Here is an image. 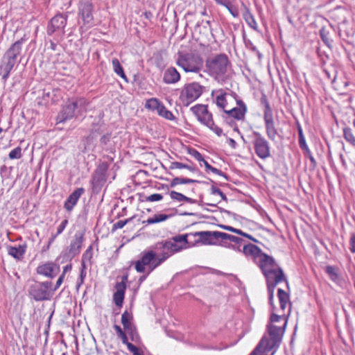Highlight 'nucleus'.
I'll list each match as a JSON object with an SVG mask.
<instances>
[{"instance_id": "obj_22", "label": "nucleus", "mask_w": 355, "mask_h": 355, "mask_svg": "<svg viewBox=\"0 0 355 355\" xmlns=\"http://www.w3.org/2000/svg\"><path fill=\"white\" fill-rule=\"evenodd\" d=\"M16 62L15 60H5L3 58L1 64L0 65V76L5 83L9 76L10 72L15 66Z\"/></svg>"}, {"instance_id": "obj_49", "label": "nucleus", "mask_w": 355, "mask_h": 355, "mask_svg": "<svg viewBox=\"0 0 355 355\" xmlns=\"http://www.w3.org/2000/svg\"><path fill=\"white\" fill-rule=\"evenodd\" d=\"M227 240H221L220 242H218L217 245H219L220 246L225 247V248H232L234 250L236 249L234 245L228 243L227 242ZM237 249L239 251L241 250L239 248Z\"/></svg>"}, {"instance_id": "obj_52", "label": "nucleus", "mask_w": 355, "mask_h": 355, "mask_svg": "<svg viewBox=\"0 0 355 355\" xmlns=\"http://www.w3.org/2000/svg\"><path fill=\"white\" fill-rule=\"evenodd\" d=\"M67 223L68 220L67 219L62 221V223L59 225V226L57 228L56 235H58L63 232Z\"/></svg>"}, {"instance_id": "obj_20", "label": "nucleus", "mask_w": 355, "mask_h": 355, "mask_svg": "<svg viewBox=\"0 0 355 355\" xmlns=\"http://www.w3.org/2000/svg\"><path fill=\"white\" fill-rule=\"evenodd\" d=\"M132 320V312H123L121 317V323L123 324L124 329L132 336V340H133L135 328L131 322Z\"/></svg>"}, {"instance_id": "obj_45", "label": "nucleus", "mask_w": 355, "mask_h": 355, "mask_svg": "<svg viewBox=\"0 0 355 355\" xmlns=\"http://www.w3.org/2000/svg\"><path fill=\"white\" fill-rule=\"evenodd\" d=\"M163 196L159 193H154L146 198V201L154 202L162 200Z\"/></svg>"}, {"instance_id": "obj_46", "label": "nucleus", "mask_w": 355, "mask_h": 355, "mask_svg": "<svg viewBox=\"0 0 355 355\" xmlns=\"http://www.w3.org/2000/svg\"><path fill=\"white\" fill-rule=\"evenodd\" d=\"M265 340L262 342H259V345L256 347V348L252 351V352L250 355H260L261 353L265 352L266 351L263 350L262 345L264 343Z\"/></svg>"}, {"instance_id": "obj_40", "label": "nucleus", "mask_w": 355, "mask_h": 355, "mask_svg": "<svg viewBox=\"0 0 355 355\" xmlns=\"http://www.w3.org/2000/svg\"><path fill=\"white\" fill-rule=\"evenodd\" d=\"M244 18L248 24L253 29H257V22L254 17L248 11L244 14Z\"/></svg>"}, {"instance_id": "obj_58", "label": "nucleus", "mask_w": 355, "mask_h": 355, "mask_svg": "<svg viewBox=\"0 0 355 355\" xmlns=\"http://www.w3.org/2000/svg\"><path fill=\"white\" fill-rule=\"evenodd\" d=\"M53 313L54 312H51V315L47 318L46 324L47 328L44 330L45 334H48V333H49V328L50 327L51 320L53 317Z\"/></svg>"}, {"instance_id": "obj_37", "label": "nucleus", "mask_w": 355, "mask_h": 355, "mask_svg": "<svg viewBox=\"0 0 355 355\" xmlns=\"http://www.w3.org/2000/svg\"><path fill=\"white\" fill-rule=\"evenodd\" d=\"M189 236H191L190 234L177 235V236H173L171 239V240L175 241L176 243H178L181 245L186 246L187 248V244H188L187 237Z\"/></svg>"}, {"instance_id": "obj_42", "label": "nucleus", "mask_w": 355, "mask_h": 355, "mask_svg": "<svg viewBox=\"0 0 355 355\" xmlns=\"http://www.w3.org/2000/svg\"><path fill=\"white\" fill-rule=\"evenodd\" d=\"M169 168L173 170V169H176V168H179V169H181V168H187L190 171H193V168L187 165V164H184L183 163H181V162H173L171 163V165L169 166Z\"/></svg>"}, {"instance_id": "obj_48", "label": "nucleus", "mask_w": 355, "mask_h": 355, "mask_svg": "<svg viewBox=\"0 0 355 355\" xmlns=\"http://www.w3.org/2000/svg\"><path fill=\"white\" fill-rule=\"evenodd\" d=\"M349 250L355 253V234L352 233L349 239Z\"/></svg>"}, {"instance_id": "obj_39", "label": "nucleus", "mask_w": 355, "mask_h": 355, "mask_svg": "<svg viewBox=\"0 0 355 355\" xmlns=\"http://www.w3.org/2000/svg\"><path fill=\"white\" fill-rule=\"evenodd\" d=\"M226 95H227V94L225 92L222 93L220 95H218L216 98V105L219 107L223 108L224 111L226 110H225V107L227 105Z\"/></svg>"}, {"instance_id": "obj_11", "label": "nucleus", "mask_w": 355, "mask_h": 355, "mask_svg": "<svg viewBox=\"0 0 355 355\" xmlns=\"http://www.w3.org/2000/svg\"><path fill=\"white\" fill-rule=\"evenodd\" d=\"M220 234V232L217 231H202L190 233V235L199 237L198 240L196 241L197 243L200 242L204 245H217L218 240L220 239V236L218 235Z\"/></svg>"}, {"instance_id": "obj_61", "label": "nucleus", "mask_w": 355, "mask_h": 355, "mask_svg": "<svg viewBox=\"0 0 355 355\" xmlns=\"http://www.w3.org/2000/svg\"><path fill=\"white\" fill-rule=\"evenodd\" d=\"M211 193L213 195H222V191L215 187H211Z\"/></svg>"}, {"instance_id": "obj_57", "label": "nucleus", "mask_w": 355, "mask_h": 355, "mask_svg": "<svg viewBox=\"0 0 355 355\" xmlns=\"http://www.w3.org/2000/svg\"><path fill=\"white\" fill-rule=\"evenodd\" d=\"M216 2L218 4L225 6L228 9H230V6H231V3L230 0H215Z\"/></svg>"}, {"instance_id": "obj_43", "label": "nucleus", "mask_w": 355, "mask_h": 355, "mask_svg": "<svg viewBox=\"0 0 355 355\" xmlns=\"http://www.w3.org/2000/svg\"><path fill=\"white\" fill-rule=\"evenodd\" d=\"M21 157V148L18 146L12 150L9 153V158L11 159H19Z\"/></svg>"}, {"instance_id": "obj_1", "label": "nucleus", "mask_w": 355, "mask_h": 355, "mask_svg": "<svg viewBox=\"0 0 355 355\" xmlns=\"http://www.w3.org/2000/svg\"><path fill=\"white\" fill-rule=\"evenodd\" d=\"M288 316L289 313L278 315L272 313L270 315L269 322L267 324V332L270 338L263 336L260 340L262 342L265 340L262 345L263 351L270 352L279 347L285 331Z\"/></svg>"}, {"instance_id": "obj_6", "label": "nucleus", "mask_w": 355, "mask_h": 355, "mask_svg": "<svg viewBox=\"0 0 355 355\" xmlns=\"http://www.w3.org/2000/svg\"><path fill=\"white\" fill-rule=\"evenodd\" d=\"M52 283L35 282L29 288V294L37 301L50 298Z\"/></svg>"}, {"instance_id": "obj_23", "label": "nucleus", "mask_w": 355, "mask_h": 355, "mask_svg": "<svg viewBox=\"0 0 355 355\" xmlns=\"http://www.w3.org/2000/svg\"><path fill=\"white\" fill-rule=\"evenodd\" d=\"M180 79V75L175 67L168 68L164 73L163 80L166 84L176 83Z\"/></svg>"}, {"instance_id": "obj_24", "label": "nucleus", "mask_w": 355, "mask_h": 355, "mask_svg": "<svg viewBox=\"0 0 355 355\" xmlns=\"http://www.w3.org/2000/svg\"><path fill=\"white\" fill-rule=\"evenodd\" d=\"M84 193V189L78 188L75 190L67 199L64 202V208L67 211H71L74 205L76 204L80 196Z\"/></svg>"}, {"instance_id": "obj_16", "label": "nucleus", "mask_w": 355, "mask_h": 355, "mask_svg": "<svg viewBox=\"0 0 355 355\" xmlns=\"http://www.w3.org/2000/svg\"><path fill=\"white\" fill-rule=\"evenodd\" d=\"M60 271V267L53 263H46L37 267V272L40 275L53 278Z\"/></svg>"}, {"instance_id": "obj_34", "label": "nucleus", "mask_w": 355, "mask_h": 355, "mask_svg": "<svg viewBox=\"0 0 355 355\" xmlns=\"http://www.w3.org/2000/svg\"><path fill=\"white\" fill-rule=\"evenodd\" d=\"M343 137L347 142H349L353 146H355V136L352 133L351 128H345L343 129Z\"/></svg>"}, {"instance_id": "obj_8", "label": "nucleus", "mask_w": 355, "mask_h": 355, "mask_svg": "<svg viewBox=\"0 0 355 355\" xmlns=\"http://www.w3.org/2000/svg\"><path fill=\"white\" fill-rule=\"evenodd\" d=\"M254 139L253 145L255 153L261 159H266L270 156L268 142L259 132H254Z\"/></svg>"}, {"instance_id": "obj_13", "label": "nucleus", "mask_w": 355, "mask_h": 355, "mask_svg": "<svg viewBox=\"0 0 355 355\" xmlns=\"http://www.w3.org/2000/svg\"><path fill=\"white\" fill-rule=\"evenodd\" d=\"M67 24V16L62 14L54 16L50 21L48 28L47 33L51 35L54 32L58 30H63L62 33H64V28Z\"/></svg>"}, {"instance_id": "obj_55", "label": "nucleus", "mask_w": 355, "mask_h": 355, "mask_svg": "<svg viewBox=\"0 0 355 355\" xmlns=\"http://www.w3.org/2000/svg\"><path fill=\"white\" fill-rule=\"evenodd\" d=\"M125 345H126L128 349L132 353V354H135V353H136L139 351L138 347H137L136 346H135L134 345H132V343H130L129 342L127 343Z\"/></svg>"}, {"instance_id": "obj_9", "label": "nucleus", "mask_w": 355, "mask_h": 355, "mask_svg": "<svg viewBox=\"0 0 355 355\" xmlns=\"http://www.w3.org/2000/svg\"><path fill=\"white\" fill-rule=\"evenodd\" d=\"M93 4L91 0H80L79 3V15L85 25L91 26L93 25Z\"/></svg>"}, {"instance_id": "obj_28", "label": "nucleus", "mask_w": 355, "mask_h": 355, "mask_svg": "<svg viewBox=\"0 0 355 355\" xmlns=\"http://www.w3.org/2000/svg\"><path fill=\"white\" fill-rule=\"evenodd\" d=\"M243 252L245 255H252L254 257H261V254H263L261 250L257 245L249 243L243 246Z\"/></svg>"}, {"instance_id": "obj_50", "label": "nucleus", "mask_w": 355, "mask_h": 355, "mask_svg": "<svg viewBox=\"0 0 355 355\" xmlns=\"http://www.w3.org/2000/svg\"><path fill=\"white\" fill-rule=\"evenodd\" d=\"M162 263V261L159 259L157 258V257H155L153 259V261L151 264V270L150 272L154 270L157 267L160 266Z\"/></svg>"}, {"instance_id": "obj_10", "label": "nucleus", "mask_w": 355, "mask_h": 355, "mask_svg": "<svg viewBox=\"0 0 355 355\" xmlns=\"http://www.w3.org/2000/svg\"><path fill=\"white\" fill-rule=\"evenodd\" d=\"M191 111L202 124L207 126L214 125L212 115L208 111L207 105L201 104L195 105L191 108Z\"/></svg>"}, {"instance_id": "obj_35", "label": "nucleus", "mask_w": 355, "mask_h": 355, "mask_svg": "<svg viewBox=\"0 0 355 355\" xmlns=\"http://www.w3.org/2000/svg\"><path fill=\"white\" fill-rule=\"evenodd\" d=\"M194 182H198V181L195 180H192V179L177 177V178H173L171 180L170 186L171 187H175L178 184H189V183H194Z\"/></svg>"}, {"instance_id": "obj_21", "label": "nucleus", "mask_w": 355, "mask_h": 355, "mask_svg": "<svg viewBox=\"0 0 355 355\" xmlns=\"http://www.w3.org/2000/svg\"><path fill=\"white\" fill-rule=\"evenodd\" d=\"M237 104L239 107H234L230 110H225V112L228 114L230 116L240 120L243 119L247 108L245 103L241 100H238Z\"/></svg>"}, {"instance_id": "obj_5", "label": "nucleus", "mask_w": 355, "mask_h": 355, "mask_svg": "<svg viewBox=\"0 0 355 355\" xmlns=\"http://www.w3.org/2000/svg\"><path fill=\"white\" fill-rule=\"evenodd\" d=\"M202 92L203 87L198 83L185 85L182 89L180 100L183 105L189 106L201 96Z\"/></svg>"}, {"instance_id": "obj_53", "label": "nucleus", "mask_w": 355, "mask_h": 355, "mask_svg": "<svg viewBox=\"0 0 355 355\" xmlns=\"http://www.w3.org/2000/svg\"><path fill=\"white\" fill-rule=\"evenodd\" d=\"M171 254H170L168 252H163L159 255H157V258L161 260V261L164 262L170 256Z\"/></svg>"}, {"instance_id": "obj_14", "label": "nucleus", "mask_w": 355, "mask_h": 355, "mask_svg": "<svg viewBox=\"0 0 355 355\" xmlns=\"http://www.w3.org/2000/svg\"><path fill=\"white\" fill-rule=\"evenodd\" d=\"M121 279V282H117L116 284V291L114 293V301L115 304L119 308H121L123 304L124 299V293L126 288V282L128 280V276L123 275Z\"/></svg>"}, {"instance_id": "obj_30", "label": "nucleus", "mask_w": 355, "mask_h": 355, "mask_svg": "<svg viewBox=\"0 0 355 355\" xmlns=\"http://www.w3.org/2000/svg\"><path fill=\"white\" fill-rule=\"evenodd\" d=\"M170 218V215H166L164 214H155L153 217L149 218L147 220L144 221L143 223H147L148 225L157 223L160 222H163Z\"/></svg>"}, {"instance_id": "obj_38", "label": "nucleus", "mask_w": 355, "mask_h": 355, "mask_svg": "<svg viewBox=\"0 0 355 355\" xmlns=\"http://www.w3.org/2000/svg\"><path fill=\"white\" fill-rule=\"evenodd\" d=\"M218 235L220 236V240H228L235 243H240L243 241L241 238L228 234L227 233L220 232V234Z\"/></svg>"}, {"instance_id": "obj_59", "label": "nucleus", "mask_w": 355, "mask_h": 355, "mask_svg": "<svg viewBox=\"0 0 355 355\" xmlns=\"http://www.w3.org/2000/svg\"><path fill=\"white\" fill-rule=\"evenodd\" d=\"M192 155L198 161L202 162L204 160L202 155L199 152H198L195 150H193V153H192Z\"/></svg>"}, {"instance_id": "obj_41", "label": "nucleus", "mask_w": 355, "mask_h": 355, "mask_svg": "<svg viewBox=\"0 0 355 355\" xmlns=\"http://www.w3.org/2000/svg\"><path fill=\"white\" fill-rule=\"evenodd\" d=\"M114 328L117 334V336L119 338H120L122 340V343L123 344H126L127 343H128V338L125 335V334L123 331V330L121 329V328L119 326V325H116L115 324L114 326Z\"/></svg>"}, {"instance_id": "obj_54", "label": "nucleus", "mask_w": 355, "mask_h": 355, "mask_svg": "<svg viewBox=\"0 0 355 355\" xmlns=\"http://www.w3.org/2000/svg\"><path fill=\"white\" fill-rule=\"evenodd\" d=\"M211 130H212L218 136H220L223 133V130L221 128H218V126L214 125H211L210 126H208Z\"/></svg>"}, {"instance_id": "obj_18", "label": "nucleus", "mask_w": 355, "mask_h": 355, "mask_svg": "<svg viewBox=\"0 0 355 355\" xmlns=\"http://www.w3.org/2000/svg\"><path fill=\"white\" fill-rule=\"evenodd\" d=\"M83 240V234H76L75 235V238L71 241L70 246H69V252L67 254L68 258L72 259L73 257H74L75 256H76L77 254H79L81 246H82Z\"/></svg>"}, {"instance_id": "obj_64", "label": "nucleus", "mask_w": 355, "mask_h": 355, "mask_svg": "<svg viewBox=\"0 0 355 355\" xmlns=\"http://www.w3.org/2000/svg\"><path fill=\"white\" fill-rule=\"evenodd\" d=\"M238 232H237V234L241 235V236H243L246 237V238H248H248H250V234H247V233H245V232H243L242 230H239V229Z\"/></svg>"}, {"instance_id": "obj_25", "label": "nucleus", "mask_w": 355, "mask_h": 355, "mask_svg": "<svg viewBox=\"0 0 355 355\" xmlns=\"http://www.w3.org/2000/svg\"><path fill=\"white\" fill-rule=\"evenodd\" d=\"M325 272L331 281L337 285L342 286L344 284L343 277L338 273V268L331 266H327L325 268Z\"/></svg>"}, {"instance_id": "obj_31", "label": "nucleus", "mask_w": 355, "mask_h": 355, "mask_svg": "<svg viewBox=\"0 0 355 355\" xmlns=\"http://www.w3.org/2000/svg\"><path fill=\"white\" fill-rule=\"evenodd\" d=\"M157 112L160 116L164 117L166 119H168V120H174L175 119V116L173 114V113L171 111L168 110L166 108V107L164 105L163 103L161 105H159V108L158 109Z\"/></svg>"}, {"instance_id": "obj_32", "label": "nucleus", "mask_w": 355, "mask_h": 355, "mask_svg": "<svg viewBox=\"0 0 355 355\" xmlns=\"http://www.w3.org/2000/svg\"><path fill=\"white\" fill-rule=\"evenodd\" d=\"M170 196L172 199L176 200L179 202L186 201V202H190V203H193L195 202L194 200H193L190 198H188V197L185 196L184 195H183L180 193L174 191H171Z\"/></svg>"}, {"instance_id": "obj_33", "label": "nucleus", "mask_w": 355, "mask_h": 355, "mask_svg": "<svg viewBox=\"0 0 355 355\" xmlns=\"http://www.w3.org/2000/svg\"><path fill=\"white\" fill-rule=\"evenodd\" d=\"M162 103L155 98H152L148 100L146 103L145 107L151 110H156L157 112Z\"/></svg>"}, {"instance_id": "obj_36", "label": "nucleus", "mask_w": 355, "mask_h": 355, "mask_svg": "<svg viewBox=\"0 0 355 355\" xmlns=\"http://www.w3.org/2000/svg\"><path fill=\"white\" fill-rule=\"evenodd\" d=\"M278 297L280 302V306L282 309H285L286 303L288 300V296L287 293L281 288L278 289Z\"/></svg>"}, {"instance_id": "obj_7", "label": "nucleus", "mask_w": 355, "mask_h": 355, "mask_svg": "<svg viewBox=\"0 0 355 355\" xmlns=\"http://www.w3.org/2000/svg\"><path fill=\"white\" fill-rule=\"evenodd\" d=\"M261 101L265 104L264 110V122L266 126V130L268 137L272 141H275L277 136H279V133L275 125V121L272 116V110L270 105L266 98H262Z\"/></svg>"}, {"instance_id": "obj_44", "label": "nucleus", "mask_w": 355, "mask_h": 355, "mask_svg": "<svg viewBox=\"0 0 355 355\" xmlns=\"http://www.w3.org/2000/svg\"><path fill=\"white\" fill-rule=\"evenodd\" d=\"M112 63L114 71L117 75H119L121 73H122V71H123V69L121 67L118 59L114 58L112 60Z\"/></svg>"}, {"instance_id": "obj_27", "label": "nucleus", "mask_w": 355, "mask_h": 355, "mask_svg": "<svg viewBox=\"0 0 355 355\" xmlns=\"http://www.w3.org/2000/svg\"><path fill=\"white\" fill-rule=\"evenodd\" d=\"M8 253L16 259H21L23 258L26 252V245H19L18 246H8Z\"/></svg>"}, {"instance_id": "obj_3", "label": "nucleus", "mask_w": 355, "mask_h": 355, "mask_svg": "<svg viewBox=\"0 0 355 355\" xmlns=\"http://www.w3.org/2000/svg\"><path fill=\"white\" fill-rule=\"evenodd\" d=\"M205 67L210 76L218 83H223L231 67V62L226 54L219 53L208 58L205 61Z\"/></svg>"}, {"instance_id": "obj_19", "label": "nucleus", "mask_w": 355, "mask_h": 355, "mask_svg": "<svg viewBox=\"0 0 355 355\" xmlns=\"http://www.w3.org/2000/svg\"><path fill=\"white\" fill-rule=\"evenodd\" d=\"M24 42L23 39H21L17 42H15L10 49L6 51L4 59L9 60H15L16 62V58L17 55H19L21 53V45Z\"/></svg>"}, {"instance_id": "obj_26", "label": "nucleus", "mask_w": 355, "mask_h": 355, "mask_svg": "<svg viewBox=\"0 0 355 355\" xmlns=\"http://www.w3.org/2000/svg\"><path fill=\"white\" fill-rule=\"evenodd\" d=\"M69 101L71 102V106L74 107V112L76 116L86 112V107L88 103L85 98H71Z\"/></svg>"}, {"instance_id": "obj_4", "label": "nucleus", "mask_w": 355, "mask_h": 355, "mask_svg": "<svg viewBox=\"0 0 355 355\" xmlns=\"http://www.w3.org/2000/svg\"><path fill=\"white\" fill-rule=\"evenodd\" d=\"M177 64L186 72L198 73L202 67V58L197 53H179Z\"/></svg>"}, {"instance_id": "obj_29", "label": "nucleus", "mask_w": 355, "mask_h": 355, "mask_svg": "<svg viewBox=\"0 0 355 355\" xmlns=\"http://www.w3.org/2000/svg\"><path fill=\"white\" fill-rule=\"evenodd\" d=\"M298 135H299V146L300 148L304 151V153L306 155V156L311 160V153L309 151V148L306 143L305 137L303 135L302 129L299 125L297 128Z\"/></svg>"}, {"instance_id": "obj_62", "label": "nucleus", "mask_w": 355, "mask_h": 355, "mask_svg": "<svg viewBox=\"0 0 355 355\" xmlns=\"http://www.w3.org/2000/svg\"><path fill=\"white\" fill-rule=\"evenodd\" d=\"M210 171H212L214 173L218 174L219 175L225 176L224 173H223L220 170L213 166L211 167Z\"/></svg>"}, {"instance_id": "obj_47", "label": "nucleus", "mask_w": 355, "mask_h": 355, "mask_svg": "<svg viewBox=\"0 0 355 355\" xmlns=\"http://www.w3.org/2000/svg\"><path fill=\"white\" fill-rule=\"evenodd\" d=\"M319 33H320V37L322 40V41L327 44L329 42V37L327 36L328 35V33L327 31L325 30L324 28H321L320 30H319Z\"/></svg>"}, {"instance_id": "obj_2", "label": "nucleus", "mask_w": 355, "mask_h": 355, "mask_svg": "<svg viewBox=\"0 0 355 355\" xmlns=\"http://www.w3.org/2000/svg\"><path fill=\"white\" fill-rule=\"evenodd\" d=\"M259 266L266 279L268 289L271 297L276 285L279 282H286V277L275 259L265 253L261 254Z\"/></svg>"}, {"instance_id": "obj_15", "label": "nucleus", "mask_w": 355, "mask_h": 355, "mask_svg": "<svg viewBox=\"0 0 355 355\" xmlns=\"http://www.w3.org/2000/svg\"><path fill=\"white\" fill-rule=\"evenodd\" d=\"M187 247L176 243L172 240L158 242L154 246V249L157 250H167L170 251V254H173L175 252H178L183 249H186Z\"/></svg>"}, {"instance_id": "obj_51", "label": "nucleus", "mask_w": 355, "mask_h": 355, "mask_svg": "<svg viewBox=\"0 0 355 355\" xmlns=\"http://www.w3.org/2000/svg\"><path fill=\"white\" fill-rule=\"evenodd\" d=\"M131 220V218H129V219H126L125 220H119L117 223H116L114 225V227L115 229H121L123 228L130 220Z\"/></svg>"}, {"instance_id": "obj_60", "label": "nucleus", "mask_w": 355, "mask_h": 355, "mask_svg": "<svg viewBox=\"0 0 355 355\" xmlns=\"http://www.w3.org/2000/svg\"><path fill=\"white\" fill-rule=\"evenodd\" d=\"M63 279H64V274H62L60 277L58 278L57 282H56V285L53 289V291L56 290L58 288L60 287V286L62 284V282H63Z\"/></svg>"}, {"instance_id": "obj_63", "label": "nucleus", "mask_w": 355, "mask_h": 355, "mask_svg": "<svg viewBox=\"0 0 355 355\" xmlns=\"http://www.w3.org/2000/svg\"><path fill=\"white\" fill-rule=\"evenodd\" d=\"M110 140V136L108 135H103L101 138V144H103V145H105L107 144V142Z\"/></svg>"}, {"instance_id": "obj_12", "label": "nucleus", "mask_w": 355, "mask_h": 355, "mask_svg": "<svg viewBox=\"0 0 355 355\" xmlns=\"http://www.w3.org/2000/svg\"><path fill=\"white\" fill-rule=\"evenodd\" d=\"M155 257H156V252L153 250L143 252L141 254V259L135 262L136 270L138 272H144L145 271V267L148 266L149 269V274L151 270V264Z\"/></svg>"}, {"instance_id": "obj_56", "label": "nucleus", "mask_w": 355, "mask_h": 355, "mask_svg": "<svg viewBox=\"0 0 355 355\" xmlns=\"http://www.w3.org/2000/svg\"><path fill=\"white\" fill-rule=\"evenodd\" d=\"M220 227L223 230H227V231H230V232H234L236 234H237V232H238L239 229H236L231 226L220 225Z\"/></svg>"}, {"instance_id": "obj_17", "label": "nucleus", "mask_w": 355, "mask_h": 355, "mask_svg": "<svg viewBox=\"0 0 355 355\" xmlns=\"http://www.w3.org/2000/svg\"><path fill=\"white\" fill-rule=\"evenodd\" d=\"M73 117H76V114L74 112V107L71 106V102L69 101L62 107V110L58 114L57 116L58 123H63L67 120L71 119Z\"/></svg>"}]
</instances>
